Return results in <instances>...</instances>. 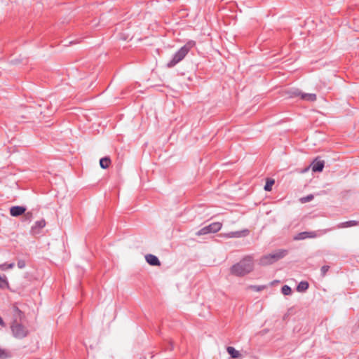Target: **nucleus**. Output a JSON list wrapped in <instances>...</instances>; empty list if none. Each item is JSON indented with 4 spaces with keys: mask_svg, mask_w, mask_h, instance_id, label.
Returning <instances> with one entry per match:
<instances>
[{
    "mask_svg": "<svg viewBox=\"0 0 359 359\" xmlns=\"http://www.w3.org/2000/svg\"><path fill=\"white\" fill-rule=\"evenodd\" d=\"M6 284V280L2 278H0V287H3Z\"/></svg>",
    "mask_w": 359,
    "mask_h": 359,
    "instance_id": "28",
    "label": "nucleus"
},
{
    "mask_svg": "<svg viewBox=\"0 0 359 359\" xmlns=\"http://www.w3.org/2000/svg\"><path fill=\"white\" fill-rule=\"evenodd\" d=\"M329 269H330V266H327V265L323 266L321 267L320 271H321V275H322L323 277H324L326 275V273L328 271Z\"/></svg>",
    "mask_w": 359,
    "mask_h": 359,
    "instance_id": "22",
    "label": "nucleus"
},
{
    "mask_svg": "<svg viewBox=\"0 0 359 359\" xmlns=\"http://www.w3.org/2000/svg\"><path fill=\"white\" fill-rule=\"evenodd\" d=\"M46 226V222L44 219L36 221L34 226L32 227L31 232L33 234L39 233L40 230Z\"/></svg>",
    "mask_w": 359,
    "mask_h": 359,
    "instance_id": "8",
    "label": "nucleus"
},
{
    "mask_svg": "<svg viewBox=\"0 0 359 359\" xmlns=\"http://www.w3.org/2000/svg\"><path fill=\"white\" fill-rule=\"evenodd\" d=\"M309 288V283L306 281H302L297 287L298 292H305Z\"/></svg>",
    "mask_w": 359,
    "mask_h": 359,
    "instance_id": "16",
    "label": "nucleus"
},
{
    "mask_svg": "<svg viewBox=\"0 0 359 359\" xmlns=\"http://www.w3.org/2000/svg\"><path fill=\"white\" fill-rule=\"evenodd\" d=\"M222 226L220 222H213L206 226H204L196 232L197 236L205 235L210 233H216L219 231Z\"/></svg>",
    "mask_w": 359,
    "mask_h": 359,
    "instance_id": "4",
    "label": "nucleus"
},
{
    "mask_svg": "<svg viewBox=\"0 0 359 359\" xmlns=\"http://www.w3.org/2000/svg\"><path fill=\"white\" fill-rule=\"evenodd\" d=\"M274 184V180L268 179L266 180V184L264 186V190L267 191H270L272 189V186Z\"/></svg>",
    "mask_w": 359,
    "mask_h": 359,
    "instance_id": "17",
    "label": "nucleus"
},
{
    "mask_svg": "<svg viewBox=\"0 0 359 359\" xmlns=\"http://www.w3.org/2000/svg\"><path fill=\"white\" fill-rule=\"evenodd\" d=\"M25 217L27 219H32V212H27L25 215Z\"/></svg>",
    "mask_w": 359,
    "mask_h": 359,
    "instance_id": "29",
    "label": "nucleus"
},
{
    "mask_svg": "<svg viewBox=\"0 0 359 359\" xmlns=\"http://www.w3.org/2000/svg\"><path fill=\"white\" fill-rule=\"evenodd\" d=\"M146 261L151 266H160L161 262L158 257L154 255L149 254L145 256Z\"/></svg>",
    "mask_w": 359,
    "mask_h": 359,
    "instance_id": "9",
    "label": "nucleus"
},
{
    "mask_svg": "<svg viewBox=\"0 0 359 359\" xmlns=\"http://www.w3.org/2000/svg\"><path fill=\"white\" fill-rule=\"evenodd\" d=\"M13 311L15 314L21 319L22 316V312L16 306H13Z\"/></svg>",
    "mask_w": 359,
    "mask_h": 359,
    "instance_id": "25",
    "label": "nucleus"
},
{
    "mask_svg": "<svg viewBox=\"0 0 359 359\" xmlns=\"http://www.w3.org/2000/svg\"><path fill=\"white\" fill-rule=\"evenodd\" d=\"M313 198V196L310 194L306 197H304V198H301V201L302 203H306V202H309L310 201H311L312 199Z\"/></svg>",
    "mask_w": 359,
    "mask_h": 359,
    "instance_id": "24",
    "label": "nucleus"
},
{
    "mask_svg": "<svg viewBox=\"0 0 359 359\" xmlns=\"http://www.w3.org/2000/svg\"><path fill=\"white\" fill-rule=\"evenodd\" d=\"M288 251L284 249L278 250L272 253L271 256L274 262L285 257L287 255Z\"/></svg>",
    "mask_w": 359,
    "mask_h": 359,
    "instance_id": "6",
    "label": "nucleus"
},
{
    "mask_svg": "<svg viewBox=\"0 0 359 359\" xmlns=\"http://www.w3.org/2000/svg\"><path fill=\"white\" fill-rule=\"evenodd\" d=\"M11 330L13 336L16 338H24L28 334V330L27 328L22 325L17 323L16 320H15L12 324Z\"/></svg>",
    "mask_w": 359,
    "mask_h": 359,
    "instance_id": "3",
    "label": "nucleus"
},
{
    "mask_svg": "<svg viewBox=\"0 0 359 359\" xmlns=\"http://www.w3.org/2000/svg\"><path fill=\"white\" fill-rule=\"evenodd\" d=\"M14 266H15L14 263H11V264L4 263L2 264H0V270L6 271L7 269H13L14 267Z\"/></svg>",
    "mask_w": 359,
    "mask_h": 359,
    "instance_id": "18",
    "label": "nucleus"
},
{
    "mask_svg": "<svg viewBox=\"0 0 359 359\" xmlns=\"http://www.w3.org/2000/svg\"><path fill=\"white\" fill-rule=\"evenodd\" d=\"M227 353L233 358L240 357L241 353L238 351L236 350L232 346H228L226 348Z\"/></svg>",
    "mask_w": 359,
    "mask_h": 359,
    "instance_id": "15",
    "label": "nucleus"
},
{
    "mask_svg": "<svg viewBox=\"0 0 359 359\" xmlns=\"http://www.w3.org/2000/svg\"><path fill=\"white\" fill-rule=\"evenodd\" d=\"M274 263L270 254L262 257L259 259V264L263 266L269 265Z\"/></svg>",
    "mask_w": 359,
    "mask_h": 359,
    "instance_id": "13",
    "label": "nucleus"
},
{
    "mask_svg": "<svg viewBox=\"0 0 359 359\" xmlns=\"http://www.w3.org/2000/svg\"><path fill=\"white\" fill-rule=\"evenodd\" d=\"M359 224V222L355 220H350L347 222H344L338 224L335 228L337 229H344L348 228L351 226H355Z\"/></svg>",
    "mask_w": 359,
    "mask_h": 359,
    "instance_id": "11",
    "label": "nucleus"
},
{
    "mask_svg": "<svg viewBox=\"0 0 359 359\" xmlns=\"http://www.w3.org/2000/svg\"><path fill=\"white\" fill-rule=\"evenodd\" d=\"M302 92L299 90V89H294L291 91H290L289 95L291 97H300Z\"/></svg>",
    "mask_w": 359,
    "mask_h": 359,
    "instance_id": "19",
    "label": "nucleus"
},
{
    "mask_svg": "<svg viewBox=\"0 0 359 359\" xmlns=\"http://www.w3.org/2000/svg\"><path fill=\"white\" fill-rule=\"evenodd\" d=\"M317 99V96L314 93H305L301 94V100L308 102H315Z\"/></svg>",
    "mask_w": 359,
    "mask_h": 359,
    "instance_id": "12",
    "label": "nucleus"
},
{
    "mask_svg": "<svg viewBox=\"0 0 359 359\" xmlns=\"http://www.w3.org/2000/svg\"><path fill=\"white\" fill-rule=\"evenodd\" d=\"M239 236H240V233L238 231L231 232V233L226 234V237H228V238L238 237Z\"/></svg>",
    "mask_w": 359,
    "mask_h": 359,
    "instance_id": "26",
    "label": "nucleus"
},
{
    "mask_svg": "<svg viewBox=\"0 0 359 359\" xmlns=\"http://www.w3.org/2000/svg\"><path fill=\"white\" fill-rule=\"evenodd\" d=\"M172 348H173V346H172V342H170V349L172 350Z\"/></svg>",
    "mask_w": 359,
    "mask_h": 359,
    "instance_id": "31",
    "label": "nucleus"
},
{
    "mask_svg": "<svg viewBox=\"0 0 359 359\" xmlns=\"http://www.w3.org/2000/svg\"><path fill=\"white\" fill-rule=\"evenodd\" d=\"M0 325L2 326V327H5L6 326V324L4 322L3 319L0 317Z\"/></svg>",
    "mask_w": 359,
    "mask_h": 359,
    "instance_id": "30",
    "label": "nucleus"
},
{
    "mask_svg": "<svg viewBox=\"0 0 359 359\" xmlns=\"http://www.w3.org/2000/svg\"><path fill=\"white\" fill-rule=\"evenodd\" d=\"M18 266L19 269H23L25 266V262L24 260H19L18 262Z\"/></svg>",
    "mask_w": 359,
    "mask_h": 359,
    "instance_id": "27",
    "label": "nucleus"
},
{
    "mask_svg": "<svg viewBox=\"0 0 359 359\" xmlns=\"http://www.w3.org/2000/svg\"><path fill=\"white\" fill-rule=\"evenodd\" d=\"M196 45L195 41H189L182 46L173 56L172 59L168 63L167 66L171 68L182 61L188 54L189 50Z\"/></svg>",
    "mask_w": 359,
    "mask_h": 359,
    "instance_id": "2",
    "label": "nucleus"
},
{
    "mask_svg": "<svg viewBox=\"0 0 359 359\" xmlns=\"http://www.w3.org/2000/svg\"><path fill=\"white\" fill-rule=\"evenodd\" d=\"M8 357V353L0 348V359L7 358Z\"/></svg>",
    "mask_w": 359,
    "mask_h": 359,
    "instance_id": "23",
    "label": "nucleus"
},
{
    "mask_svg": "<svg viewBox=\"0 0 359 359\" xmlns=\"http://www.w3.org/2000/svg\"><path fill=\"white\" fill-rule=\"evenodd\" d=\"M110 163H111V159L109 157L106 156V157L102 158L100 160V167L103 169L108 168Z\"/></svg>",
    "mask_w": 359,
    "mask_h": 359,
    "instance_id": "14",
    "label": "nucleus"
},
{
    "mask_svg": "<svg viewBox=\"0 0 359 359\" xmlns=\"http://www.w3.org/2000/svg\"><path fill=\"white\" fill-rule=\"evenodd\" d=\"M327 230H321L318 231H304L298 233L295 237V240H304L306 238H314L323 233H325Z\"/></svg>",
    "mask_w": 359,
    "mask_h": 359,
    "instance_id": "5",
    "label": "nucleus"
},
{
    "mask_svg": "<svg viewBox=\"0 0 359 359\" xmlns=\"http://www.w3.org/2000/svg\"><path fill=\"white\" fill-rule=\"evenodd\" d=\"M266 287L265 285H250L249 288L257 292H260Z\"/></svg>",
    "mask_w": 359,
    "mask_h": 359,
    "instance_id": "21",
    "label": "nucleus"
},
{
    "mask_svg": "<svg viewBox=\"0 0 359 359\" xmlns=\"http://www.w3.org/2000/svg\"><path fill=\"white\" fill-rule=\"evenodd\" d=\"M26 208L22 206H13L10 209V214L13 217H18L24 214Z\"/></svg>",
    "mask_w": 359,
    "mask_h": 359,
    "instance_id": "7",
    "label": "nucleus"
},
{
    "mask_svg": "<svg viewBox=\"0 0 359 359\" xmlns=\"http://www.w3.org/2000/svg\"><path fill=\"white\" fill-rule=\"evenodd\" d=\"M325 165L324 161H318L317 158L312 163L313 172H321Z\"/></svg>",
    "mask_w": 359,
    "mask_h": 359,
    "instance_id": "10",
    "label": "nucleus"
},
{
    "mask_svg": "<svg viewBox=\"0 0 359 359\" xmlns=\"http://www.w3.org/2000/svg\"><path fill=\"white\" fill-rule=\"evenodd\" d=\"M254 269V262L252 256H245L238 263L231 267V273L236 276H244L250 273Z\"/></svg>",
    "mask_w": 359,
    "mask_h": 359,
    "instance_id": "1",
    "label": "nucleus"
},
{
    "mask_svg": "<svg viewBox=\"0 0 359 359\" xmlns=\"http://www.w3.org/2000/svg\"><path fill=\"white\" fill-rule=\"evenodd\" d=\"M281 292L284 295H290L292 293V290L288 285H284L281 288Z\"/></svg>",
    "mask_w": 359,
    "mask_h": 359,
    "instance_id": "20",
    "label": "nucleus"
}]
</instances>
